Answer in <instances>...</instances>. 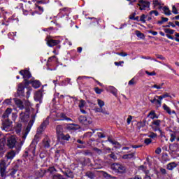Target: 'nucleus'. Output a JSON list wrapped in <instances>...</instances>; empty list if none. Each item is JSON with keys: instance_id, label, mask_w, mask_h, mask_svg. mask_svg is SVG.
<instances>
[{"instance_id": "obj_1", "label": "nucleus", "mask_w": 179, "mask_h": 179, "mask_svg": "<svg viewBox=\"0 0 179 179\" xmlns=\"http://www.w3.org/2000/svg\"><path fill=\"white\" fill-rule=\"evenodd\" d=\"M7 146L10 149H13L15 148L16 149H20L22 148V144L17 143L16 141V137L15 136H10L7 140Z\"/></svg>"}, {"instance_id": "obj_2", "label": "nucleus", "mask_w": 179, "mask_h": 179, "mask_svg": "<svg viewBox=\"0 0 179 179\" xmlns=\"http://www.w3.org/2000/svg\"><path fill=\"white\" fill-rule=\"evenodd\" d=\"M111 170H113V173H118L119 174H123L127 171V168L124 166V165H121L120 164H113L110 166Z\"/></svg>"}, {"instance_id": "obj_3", "label": "nucleus", "mask_w": 179, "mask_h": 179, "mask_svg": "<svg viewBox=\"0 0 179 179\" xmlns=\"http://www.w3.org/2000/svg\"><path fill=\"white\" fill-rule=\"evenodd\" d=\"M160 124H162V120H155L151 122L150 127L152 129H153L155 132L159 131L162 138H163V131L160 129Z\"/></svg>"}, {"instance_id": "obj_4", "label": "nucleus", "mask_w": 179, "mask_h": 179, "mask_svg": "<svg viewBox=\"0 0 179 179\" xmlns=\"http://www.w3.org/2000/svg\"><path fill=\"white\" fill-rule=\"evenodd\" d=\"M32 120L29 121L28 125L26 129L22 131L23 136L22 138L24 140L27 138V135H29V132H30V129H31V127H33V124H34V120H36V115L31 116Z\"/></svg>"}, {"instance_id": "obj_5", "label": "nucleus", "mask_w": 179, "mask_h": 179, "mask_svg": "<svg viewBox=\"0 0 179 179\" xmlns=\"http://www.w3.org/2000/svg\"><path fill=\"white\" fill-rule=\"evenodd\" d=\"M138 6H139L140 10H149L150 3L145 0H138Z\"/></svg>"}, {"instance_id": "obj_6", "label": "nucleus", "mask_w": 179, "mask_h": 179, "mask_svg": "<svg viewBox=\"0 0 179 179\" xmlns=\"http://www.w3.org/2000/svg\"><path fill=\"white\" fill-rule=\"evenodd\" d=\"M9 164H6L5 159L0 160V173L1 177H6V168Z\"/></svg>"}, {"instance_id": "obj_7", "label": "nucleus", "mask_w": 179, "mask_h": 179, "mask_svg": "<svg viewBox=\"0 0 179 179\" xmlns=\"http://www.w3.org/2000/svg\"><path fill=\"white\" fill-rule=\"evenodd\" d=\"M78 121H80V122L81 124H83L84 125H90V124L92 123V119L91 118H87L83 115H80L78 117Z\"/></svg>"}, {"instance_id": "obj_8", "label": "nucleus", "mask_w": 179, "mask_h": 179, "mask_svg": "<svg viewBox=\"0 0 179 179\" xmlns=\"http://www.w3.org/2000/svg\"><path fill=\"white\" fill-rule=\"evenodd\" d=\"M46 43L48 47H55V45H58L60 41L59 40H54L48 37L46 38Z\"/></svg>"}, {"instance_id": "obj_9", "label": "nucleus", "mask_w": 179, "mask_h": 179, "mask_svg": "<svg viewBox=\"0 0 179 179\" xmlns=\"http://www.w3.org/2000/svg\"><path fill=\"white\" fill-rule=\"evenodd\" d=\"M48 118L43 121V122L41 124L39 128L37 130L38 134H41L47 128V125L49 124Z\"/></svg>"}, {"instance_id": "obj_10", "label": "nucleus", "mask_w": 179, "mask_h": 179, "mask_svg": "<svg viewBox=\"0 0 179 179\" xmlns=\"http://www.w3.org/2000/svg\"><path fill=\"white\" fill-rule=\"evenodd\" d=\"M152 5L155 9H162L164 4L160 0H152Z\"/></svg>"}, {"instance_id": "obj_11", "label": "nucleus", "mask_w": 179, "mask_h": 179, "mask_svg": "<svg viewBox=\"0 0 179 179\" xmlns=\"http://www.w3.org/2000/svg\"><path fill=\"white\" fill-rule=\"evenodd\" d=\"M20 74H21L22 76H23V78L24 79V80H26V79H29V78H31V74L30 73V71H29L27 70L20 71Z\"/></svg>"}, {"instance_id": "obj_12", "label": "nucleus", "mask_w": 179, "mask_h": 179, "mask_svg": "<svg viewBox=\"0 0 179 179\" xmlns=\"http://www.w3.org/2000/svg\"><path fill=\"white\" fill-rule=\"evenodd\" d=\"M44 148H50V144L51 143V140L50 138L47 136H45V138L43 140L42 142Z\"/></svg>"}, {"instance_id": "obj_13", "label": "nucleus", "mask_w": 179, "mask_h": 179, "mask_svg": "<svg viewBox=\"0 0 179 179\" xmlns=\"http://www.w3.org/2000/svg\"><path fill=\"white\" fill-rule=\"evenodd\" d=\"M15 156H16V152L13 150L7 152V154L6 155L7 160H13Z\"/></svg>"}, {"instance_id": "obj_14", "label": "nucleus", "mask_w": 179, "mask_h": 179, "mask_svg": "<svg viewBox=\"0 0 179 179\" xmlns=\"http://www.w3.org/2000/svg\"><path fill=\"white\" fill-rule=\"evenodd\" d=\"M29 113L22 112L20 114V119L21 120V121L22 122H26V121H27V120H29Z\"/></svg>"}, {"instance_id": "obj_15", "label": "nucleus", "mask_w": 179, "mask_h": 179, "mask_svg": "<svg viewBox=\"0 0 179 179\" xmlns=\"http://www.w3.org/2000/svg\"><path fill=\"white\" fill-rule=\"evenodd\" d=\"M29 83L34 87V89H38L41 86V83L37 80L29 81Z\"/></svg>"}, {"instance_id": "obj_16", "label": "nucleus", "mask_w": 179, "mask_h": 179, "mask_svg": "<svg viewBox=\"0 0 179 179\" xmlns=\"http://www.w3.org/2000/svg\"><path fill=\"white\" fill-rule=\"evenodd\" d=\"M34 99L36 101H41V99H43V94L41 91H38L35 93Z\"/></svg>"}, {"instance_id": "obj_17", "label": "nucleus", "mask_w": 179, "mask_h": 179, "mask_svg": "<svg viewBox=\"0 0 179 179\" xmlns=\"http://www.w3.org/2000/svg\"><path fill=\"white\" fill-rule=\"evenodd\" d=\"M163 108L164 111H166V113L169 114V115H171V114H175V115H176V110L171 111V109H170V107L167 106V105L166 104L163 105Z\"/></svg>"}, {"instance_id": "obj_18", "label": "nucleus", "mask_w": 179, "mask_h": 179, "mask_svg": "<svg viewBox=\"0 0 179 179\" xmlns=\"http://www.w3.org/2000/svg\"><path fill=\"white\" fill-rule=\"evenodd\" d=\"M13 100L20 110H23V108H24V106H23V103L22 102V101L17 99H14Z\"/></svg>"}, {"instance_id": "obj_19", "label": "nucleus", "mask_w": 179, "mask_h": 179, "mask_svg": "<svg viewBox=\"0 0 179 179\" xmlns=\"http://www.w3.org/2000/svg\"><path fill=\"white\" fill-rule=\"evenodd\" d=\"M24 86H23V84L20 83L18 85V88H17V94L19 96H22L23 93H24Z\"/></svg>"}, {"instance_id": "obj_20", "label": "nucleus", "mask_w": 179, "mask_h": 179, "mask_svg": "<svg viewBox=\"0 0 179 179\" xmlns=\"http://www.w3.org/2000/svg\"><path fill=\"white\" fill-rule=\"evenodd\" d=\"M106 90H108L114 96H117V93L118 92V90H117V89L115 87H114L113 86L108 87L106 88Z\"/></svg>"}, {"instance_id": "obj_21", "label": "nucleus", "mask_w": 179, "mask_h": 179, "mask_svg": "<svg viewBox=\"0 0 179 179\" xmlns=\"http://www.w3.org/2000/svg\"><path fill=\"white\" fill-rule=\"evenodd\" d=\"M71 136L69 134L64 135V134H60L59 137H57L58 141H61L62 139L63 141H69Z\"/></svg>"}, {"instance_id": "obj_22", "label": "nucleus", "mask_w": 179, "mask_h": 179, "mask_svg": "<svg viewBox=\"0 0 179 179\" xmlns=\"http://www.w3.org/2000/svg\"><path fill=\"white\" fill-rule=\"evenodd\" d=\"M12 114V108H8L3 114V118H8L9 115Z\"/></svg>"}, {"instance_id": "obj_23", "label": "nucleus", "mask_w": 179, "mask_h": 179, "mask_svg": "<svg viewBox=\"0 0 179 179\" xmlns=\"http://www.w3.org/2000/svg\"><path fill=\"white\" fill-rule=\"evenodd\" d=\"M63 131H64V129L62 128V127L61 125H58L56 127V132H57V138L59 137L60 135H62Z\"/></svg>"}, {"instance_id": "obj_24", "label": "nucleus", "mask_w": 179, "mask_h": 179, "mask_svg": "<svg viewBox=\"0 0 179 179\" xmlns=\"http://www.w3.org/2000/svg\"><path fill=\"white\" fill-rule=\"evenodd\" d=\"M164 15H166V16H170V15H171V11L170 10V9L169 8V7L166 6H162V8Z\"/></svg>"}, {"instance_id": "obj_25", "label": "nucleus", "mask_w": 179, "mask_h": 179, "mask_svg": "<svg viewBox=\"0 0 179 179\" xmlns=\"http://www.w3.org/2000/svg\"><path fill=\"white\" fill-rule=\"evenodd\" d=\"M176 167H177V164H176L175 162H171L169 164H167V169L168 170H174V169H176Z\"/></svg>"}, {"instance_id": "obj_26", "label": "nucleus", "mask_w": 179, "mask_h": 179, "mask_svg": "<svg viewBox=\"0 0 179 179\" xmlns=\"http://www.w3.org/2000/svg\"><path fill=\"white\" fill-rule=\"evenodd\" d=\"M86 106V101L81 99L79 101L78 107L80 110H82V108H85Z\"/></svg>"}, {"instance_id": "obj_27", "label": "nucleus", "mask_w": 179, "mask_h": 179, "mask_svg": "<svg viewBox=\"0 0 179 179\" xmlns=\"http://www.w3.org/2000/svg\"><path fill=\"white\" fill-rule=\"evenodd\" d=\"M150 103H157V104H158V107H160V106H162V101L157 99V97H156V96L153 99L150 100Z\"/></svg>"}, {"instance_id": "obj_28", "label": "nucleus", "mask_w": 179, "mask_h": 179, "mask_svg": "<svg viewBox=\"0 0 179 179\" xmlns=\"http://www.w3.org/2000/svg\"><path fill=\"white\" fill-rule=\"evenodd\" d=\"M163 86H164V83H159V84H155L151 87H152V89L160 90V89L163 88Z\"/></svg>"}, {"instance_id": "obj_29", "label": "nucleus", "mask_w": 179, "mask_h": 179, "mask_svg": "<svg viewBox=\"0 0 179 179\" xmlns=\"http://www.w3.org/2000/svg\"><path fill=\"white\" fill-rule=\"evenodd\" d=\"M145 126H146L145 120H143L137 123V127L138 128V129H141V128H143V127H145Z\"/></svg>"}, {"instance_id": "obj_30", "label": "nucleus", "mask_w": 179, "mask_h": 179, "mask_svg": "<svg viewBox=\"0 0 179 179\" xmlns=\"http://www.w3.org/2000/svg\"><path fill=\"white\" fill-rule=\"evenodd\" d=\"M148 117H150V118H151V120H155V118H159L157 115H156V113H155V111H153V110L150 112Z\"/></svg>"}, {"instance_id": "obj_31", "label": "nucleus", "mask_w": 179, "mask_h": 179, "mask_svg": "<svg viewBox=\"0 0 179 179\" xmlns=\"http://www.w3.org/2000/svg\"><path fill=\"white\" fill-rule=\"evenodd\" d=\"M16 134H20L22 132V124L20 123L17 124L15 126Z\"/></svg>"}, {"instance_id": "obj_32", "label": "nucleus", "mask_w": 179, "mask_h": 179, "mask_svg": "<svg viewBox=\"0 0 179 179\" xmlns=\"http://www.w3.org/2000/svg\"><path fill=\"white\" fill-rule=\"evenodd\" d=\"M60 117L62 118V121H72V119L66 117V115L64 114V113H61L60 114Z\"/></svg>"}, {"instance_id": "obj_33", "label": "nucleus", "mask_w": 179, "mask_h": 179, "mask_svg": "<svg viewBox=\"0 0 179 179\" xmlns=\"http://www.w3.org/2000/svg\"><path fill=\"white\" fill-rule=\"evenodd\" d=\"M64 173L65 174V176L66 177H68L69 178H73V173H72L70 171H67L66 172H64Z\"/></svg>"}, {"instance_id": "obj_34", "label": "nucleus", "mask_w": 179, "mask_h": 179, "mask_svg": "<svg viewBox=\"0 0 179 179\" xmlns=\"http://www.w3.org/2000/svg\"><path fill=\"white\" fill-rule=\"evenodd\" d=\"M134 156H135V153L127 154L123 155L122 159H132Z\"/></svg>"}, {"instance_id": "obj_35", "label": "nucleus", "mask_w": 179, "mask_h": 179, "mask_svg": "<svg viewBox=\"0 0 179 179\" xmlns=\"http://www.w3.org/2000/svg\"><path fill=\"white\" fill-rule=\"evenodd\" d=\"M94 90L95 93H96V94H101V93H103V92H104V90L100 89L99 87L94 88Z\"/></svg>"}, {"instance_id": "obj_36", "label": "nucleus", "mask_w": 179, "mask_h": 179, "mask_svg": "<svg viewBox=\"0 0 179 179\" xmlns=\"http://www.w3.org/2000/svg\"><path fill=\"white\" fill-rule=\"evenodd\" d=\"M164 31L166 33V34H174V30L171 29H164Z\"/></svg>"}, {"instance_id": "obj_37", "label": "nucleus", "mask_w": 179, "mask_h": 179, "mask_svg": "<svg viewBox=\"0 0 179 179\" xmlns=\"http://www.w3.org/2000/svg\"><path fill=\"white\" fill-rule=\"evenodd\" d=\"M86 176L87 177H88V178H90V179H94L95 176H94V173H93V172H87L86 173Z\"/></svg>"}, {"instance_id": "obj_38", "label": "nucleus", "mask_w": 179, "mask_h": 179, "mask_svg": "<svg viewBox=\"0 0 179 179\" xmlns=\"http://www.w3.org/2000/svg\"><path fill=\"white\" fill-rule=\"evenodd\" d=\"M3 147H4V143H0V156H2V155H3V153H5V150H3Z\"/></svg>"}, {"instance_id": "obj_39", "label": "nucleus", "mask_w": 179, "mask_h": 179, "mask_svg": "<svg viewBox=\"0 0 179 179\" xmlns=\"http://www.w3.org/2000/svg\"><path fill=\"white\" fill-rule=\"evenodd\" d=\"M52 61H54V62H58V58L55 56H52L48 59V62H52Z\"/></svg>"}, {"instance_id": "obj_40", "label": "nucleus", "mask_w": 179, "mask_h": 179, "mask_svg": "<svg viewBox=\"0 0 179 179\" xmlns=\"http://www.w3.org/2000/svg\"><path fill=\"white\" fill-rule=\"evenodd\" d=\"M148 138H151L152 139H155V138H157V134L154 132H150L148 134Z\"/></svg>"}, {"instance_id": "obj_41", "label": "nucleus", "mask_w": 179, "mask_h": 179, "mask_svg": "<svg viewBox=\"0 0 179 179\" xmlns=\"http://www.w3.org/2000/svg\"><path fill=\"white\" fill-rule=\"evenodd\" d=\"M98 105L99 106L100 108H103V106H104V101H103L101 99H98Z\"/></svg>"}, {"instance_id": "obj_42", "label": "nucleus", "mask_w": 179, "mask_h": 179, "mask_svg": "<svg viewBox=\"0 0 179 179\" xmlns=\"http://www.w3.org/2000/svg\"><path fill=\"white\" fill-rule=\"evenodd\" d=\"M145 19H146V15H145V14H143L140 17V22H142L143 23H146V20Z\"/></svg>"}, {"instance_id": "obj_43", "label": "nucleus", "mask_w": 179, "mask_h": 179, "mask_svg": "<svg viewBox=\"0 0 179 179\" xmlns=\"http://www.w3.org/2000/svg\"><path fill=\"white\" fill-rule=\"evenodd\" d=\"M146 75H148V76H156V72L152 71L149 72L148 71H145Z\"/></svg>"}, {"instance_id": "obj_44", "label": "nucleus", "mask_w": 179, "mask_h": 179, "mask_svg": "<svg viewBox=\"0 0 179 179\" xmlns=\"http://www.w3.org/2000/svg\"><path fill=\"white\" fill-rule=\"evenodd\" d=\"M60 10L62 13H69V8H62Z\"/></svg>"}, {"instance_id": "obj_45", "label": "nucleus", "mask_w": 179, "mask_h": 179, "mask_svg": "<svg viewBox=\"0 0 179 179\" xmlns=\"http://www.w3.org/2000/svg\"><path fill=\"white\" fill-rule=\"evenodd\" d=\"M96 111L98 113H102L103 114H106L107 115H108V112H106L101 108L96 109Z\"/></svg>"}, {"instance_id": "obj_46", "label": "nucleus", "mask_w": 179, "mask_h": 179, "mask_svg": "<svg viewBox=\"0 0 179 179\" xmlns=\"http://www.w3.org/2000/svg\"><path fill=\"white\" fill-rule=\"evenodd\" d=\"M136 34L137 37H140V38H143V34H142L141 31H136Z\"/></svg>"}, {"instance_id": "obj_47", "label": "nucleus", "mask_w": 179, "mask_h": 179, "mask_svg": "<svg viewBox=\"0 0 179 179\" xmlns=\"http://www.w3.org/2000/svg\"><path fill=\"white\" fill-rule=\"evenodd\" d=\"M108 142H110V143H112V145H120V144L118 143V142L113 141V139H111V138H108Z\"/></svg>"}, {"instance_id": "obj_48", "label": "nucleus", "mask_w": 179, "mask_h": 179, "mask_svg": "<svg viewBox=\"0 0 179 179\" xmlns=\"http://www.w3.org/2000/svg\"><path fill=\"white\" fill-rule=\"evenodd\" d=\"M172 12L174 13V15H178V11L177 10L176 6H172Z\"/></svg>"}, {"instance_id": "obj_49", "label": "nucleus", "mask_w": 179, "mask_h": 179, "mask_svg": "<svg viewBox=\"0 0 179 179\" xmlns=\"http://www.w3.org/2000/svg\"><path fill=\"white\" fill-rule=\"evenodd\" d=\"M3 103L7 106H10L12 104V99H6Z\"/></svg>"}, {"instance_id": "obj_50", "label": "nucleus", "mask_w": 179, "mask_h": 179, "mask_svg": "<svg viewBox=\"0 0 179 179\" xmlns=\"http://www.w3.org/2000/svg\"><path fill=\"white\" fill-rule=\"evenodd\" d=\"M26 110H27V111H29V110H30V107H31V103H30V102H29V101H27L26 102Z\"/></svg>"}, {"instance_id": "obj_51", "label": "nucleus", "mask_w": 179, "mask_h": 179, "mask_svg": "<svg viewBox=\"0 0 179 179\" xmlns=\"http://www.w3.org/2000/svg\"><path fill=\"white\" fill-rule=\"evenodd\" d=\"M150 15H155V16H159V12L157 10H151Z\"/></svg>"}, {"instance_id": "obj_52", "label": "nucleus", "mask_w": 179, "mask_h": 179, "mask_svg": "<svg viewBox=\"0 0 179 179\" xmlns=\"http://www.w3.org/2000/svg\"><path fill=\"white\" fill-rule=\"evenodd\" d=\"M144 143H145V145H150V143H152V140L150 138H145Z\"/></svg>"}, {"instance_id": "obj_53", "label": "nucleus", "mask_w": 179, "mask_h": 179, "mask_svg": "<svg viewBox=\"0 0 179 179\" xmlns=\"http://www.w3.org/2000/svg\"><path fill=\"white\" fill-rule=\"evenodd\" d=\"M163 65H164L165 66H167V68H169V69H171V71H173V72L176 73V70L173 69L170 65L166 63H163Z\"/></svg>"}, {"instance_id": "obj_54", "label": "nucleus", "mask_w": 179, "mask_h": 179, "mask_svg": "<svg viewBox=\"0 0 179 179\" xmlns=\"http://www.w3.org/2000/svg\"><path fill=\"white\" fill-rule=\"evenodd\" d=\"M53 179H64V178H62V176L57 174L53 176Z\"/></svg>"}, {"instance_id": "obj_55", "label": "nucleus", "mask_w": 179, "mask_h": 179, "mask_svg": "<svg viewBox=\"0 0 179 179\" xmlns=\"http://www.w3.org/2000/svg\"><path fill=\"white\" fill-rule=\"evenodd\" d=\"M136 82H135V78H132L130 81H129V86H132V85H135Z\"/></svg>"}, {"instance_id": "obj_56", "label": "nucleus", "mask_w": 179, "mask_h": 179, "mask_svg": "<svg viewBox=\"0 0 179 179\" xmlns=\"http://www.w3.org/2000/svg\"><path fill=\"white\" fill-rule=\"evenodd\" d=\"M109 156L111 159H113V160H117V156H115L114 152H112Z\"/></svg>"}, {"instance_id": "obj_57", "label": "nucleus", "mask_w": 179, "mask_h": 179, "mask_svg": "<svg viewBox=\"0 0 179 179\" xmlns=\"http://www.w3.org/2000/svg\"><path fill=\"white\" fill-rule=\"evenodd\" d=\"M131 121H132V116L129 115V117L127 120V122L128 125H129V124H131Z\"/></svg>"}, {"instance_id": "obj_58", "label": "nucleus", "mask_w": 179, "mask_h": 179, "mask_svg": "<svg viewBox=\"0 0 179 179\" xmlns=\"http://www.w3.org/2000/svg\"><path fill=\"white\" fill-rule=\"evenodd\" d=\"M117 55H120V57H127L128 55V54L125 53V52H118L117 53Z\"/></svg>"}, {"instance_id": "obj_59", "label": "nucleus", "mask_w": 179, "mask_h": 179, "mask_svg": "<svg viewBox=\"0 0 179 179\" xmlns=\"http://www.w3.org/2000/svg\"><path fill=\"white\" fill-rule=\"evenodd\" d=\"M157 58H158L159 59H162V61H164V59H166V57H163V55H157Z\"/></svg>"}, {"instance_id": "obj_60", "label": "nucleus", "mask_w": 179, "mask_h": 179, "mask_svg": "<svg viewBox=\"0 0 179 179\" xmlns=\"http://www.w3.org/2000/svg\"><path fill=\"white\" fill-rule=\"evenodd\" d=\"M155 153L157 155H160L162 153V148H157L155 150Z\"/></svg>"}, {"instance_id": "obj_61", "label": "nucleus", "mask_w": 179, "mask_h": 179, "mask_svg": "<svg viewBox=\"0 0 179 179\" xmlns=\"http://www.w3.org/2000/svg\"><path fill=\"white\" fill-rule=\"evenodd\" d=\"M170 141L171 142H173L174 141H176V136L174 134H171V138Z\"/></svg>"}, {"instance_id": "obj_62", "label": "nucleus", "mask_w": 179, "mask_h": 179, "mask_svg": "<svg viewBox=\"0 0 179 179\" xmlns=\"http://www.w3.org/2000/svg\"><path fill=\"white\" fill-rule=\"evenodd\" d=\"M102 168H103V166H101V164H99V165L97 164H95V169H100Z\"/></svg>"}, {"instance_id": "obj_63", "label": "nucleus", "mask_w": 179, "mask_h": 179, "mask_svg": "<svg viewBox=\"0 0 179 179\" xmlns=\"http://www.w3.org/2000/svg\"><path fill=\"white\" fill-rule=\"evenodd\" d=\"M48 171H50V173H54V171H55V168L50 167L48 169Z\"/></svg>"}, {"instance_id": "obj_64", "label": "nucleus", "mask_w": 179, "mask_h": 179, "mask_svg": "<svg viewBox=\"0 0 179 179\" xmlns=\"http://www.w3.org/2000/svg\"><path fill=\"white\" fill-rule=\"evenodd\" d=\"M160 171H161V173H162V174H166V169H163V168H161L160 169Z\"/></svg>"}]
</instances>
